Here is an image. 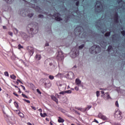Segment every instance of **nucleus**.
Wrapping results in <instances>:
<instances>
[{
	"label": "nucleus",
	"instance_id": "obj_47",
	"mask_svg": "<svg viewBox=\"0 0 125 125\" xmlns=\"http://www.w3.org/2000/svg\"><path fill=\"white\" fill-rule=\"evenodd\" d=\"M19 49H21V48H23V46L21 45L20 44L18 45Z\"/></svg>",
	"mask_w": 125,
	"mask_h": 125
},
{
	"label": "nucleus",
	"instance_id": "obj_41",
	"mask_svg": "<svg viewBox=\"0 0 125 125\" xmlns=\"http://www.w3.org/2000/svg\"><path fill=\"white\" fill-rule=\"evenodd\" d=\"M14 104L15 106L16 107V108L18 109V107L19 106V105H18V104L16 103V102H14Z\"/></svg>",
	"mask_w": 125,
	"mask_h": 125
},
{
	"label": "nucleus",
	"instance_id": "obj_8",
	"mask_svg": "<svg viewBox=\"0 0 125 125\" xmlns=\"http://www.w3.org/2000/svg\"><path fill=\"white\" fill-rule=\"evenodd\" d=\"M98 117L99 118V119H101V120H103V121H107L108 118L106 117L105 115H103L102 113H100L98 115Z\"/></svg>",
	"mask_w": 125,
	"mask_h": 125
},
{
	"label": "nucleus",
	"instance_id": "obj_61",
	"mask_svg": "<svg viewBox=\"0 0 125 125\" xmlns=\"http://www.w3.org/2000/svg\"><path fill=\"white\" fill-rule=\"evenodd\" d=\"M21 86L23 90H25V86H23L22 85H21Z\"/></svg>",
	"mask_w": 125,
	"mask_h": 125
},
{
	"label": "nucleus",
	"instance_id": "obj_26",
	"mask_svg": "<svg viewBox=\"0 0 125 125\" xmlns=\"http://www.w3.org/2000/svg\"><path fill=\"white\" fill-rule=\"evenodd\" d=\"M115 118H116V119H118L119 120H120L123 119V116H122V114H120L119 115L115 116Z\"/></svg>",
	"mask_w": 125,
	"mask_h": 125
},
{
	"label": "nucleus",
	"instance_id": "obj_51",
	"mask_svg": "<svg viewBox=\"0 0 125 125\" xmlns=\"http://www.w3.org/2000/svg\"><path fill=\"white\" fill-rule=\"evenodd\" d=\"M39 18H43V15H39L38 16Z\"/></svg>",
	"mask_w": 125,
	"mask_h": 125
},
{
	"label": "nucleus",
	"instance_id": "obj_33",
	"mask_svg": "<svg viewBox=\"0 0 125 125\" xmlns=\"http://www.w3.org/2000/svg\"><path fill=\"white\" fill-rule=\"evenodd\" d=\"M11 79H12V80H15L16 79V76L14 75V74H13L12 75H10Z\"/></svg>",
	"mask_w": 125,
	"mask_h": 125
},
{
	"label": "nucleus",
	"instance_id": "obj_44",
	"mask_svg": "<svg viewBox=\"0 0 125 125\" xmlns=\"http://www.w3.org/2000/svg\"><path fill=\"white\" fill-rule=\"evenodd\" d=\"M49 79L50 80H54V76H52V75H50V76H49Z\"/></svg>",
	"mask_w": 125,
	"mask_h": 125
},
{
	"label": "nucleus",
	"instance_id": "obj_25",
	"mask_svg": "<svg viewBox=\"0 0 125 125\" xmlns=\"http://www.w3.org/2000/svg\"><path fill=\"white\" fill-rule=\"evenodd\" d=\"M44 85L46 86V87H50V86H51V83H45Z\"/></svg>",
	"mask_w": 125,
	"mask_h": 125
},
{
	"label": "nucleus",
	"instance_id": "obj_21",
	"mask_svg": "<svg viewBox=\"0 0 125 125\" xmlns=\"http://www.w3.org/2000/svg\"><path fill=\"white\" fill-rule=\"evenodd\" d=\"M41 58H42V56H41V55L37 54V55L35 56V59H36L38 61H39V60H41Z\"/></svg>",
	"mask_w": 125,
	"mask_h": 125
},
{
	"label": "nucleus",
	"instance_id": "obj_30",
	"mask_svg": "<svg viewBox=\"0 0 125 125\" xmlns=\"http://www.w3.org/2000/svg\"><path fill=\"white\" fill-rule=\"evenodd\" d=\"M35 10L37 12H41V8L39 6H36Z\"/></svg>",
	"mask_w": 125,
	"mask_h": 125
},
{
	"label": "nucleus",
	"instance_id": "obj_57",
	"mask_svg": "<svg viewBox=\"0 0 125 125\" xmlns=\"http://www.w3.org/2000/svg\"><path fill=\"white\" fill-rule=\"evenodd\" d=\"M75 90H77V91H78V90H79V87L78 86L75 87Z\"/></svg>",
	"mask_w": 125,
	"mask_h": 125
},
{
	"label": "nucleus",
	"instance_id": "obj_32",
	"mask_svg": "<svg viewBox=\"0 0 125 125\" xmlns=\"http://www.w3.org/2000/svg\"><path fill=\"white\" fill-rule=\"evenodd\" d=\"M27 16L29 18H31V17H33V16H34V13H29L27 15Z\"/></svg>",
	"mask_w": 125,
	"mask_h": 125
},
{
	"label": "nucleus",
	"instance_id": "obj_60",
	"mask_svg": "<svg viewBox=\"0 0 125 125\" xmlns=\"http://www.w3.org/2000/svg\"><path fill=\"white\" fill-rule=\"evenodd\" d=\"M94 122H95V123H96L97 124H99V122H98V121L95 119L94 120Z\"/></svg>",
	"mask_w": 125,
	"mask_h": 125
},
{
	"label": "nucleus",
	"instance_id": "obj_2",
	"mask_svg": "<svg viewBox=\"0 0 125 125\" xmlns=\"http://www.w3.org/2000/svg\"><path fill=\"white\" fill-rule=\"evenodd\" d=\"M89 51L91 54H97L101 52V48L96 45H94L89 49Z\"/></svg>",
	"mask_w": 125,
	"mask_h": 125
},
{
	"label": "nucleus",
	"instance_id": "obj_63",
	"mask_svg": "<svg viewBox=\"0 0 125 125\" xmlns=\"http://www.w3.org/2000/svg\"><path fill=\"white\" fill-rule=\"evenodd\" d=\"M49 65L50 66H53V63H52V62H50L49 63Z\"/></svg>",
	"mask_w": 125,
	"mask_h": 125
},
{
	"label": "nucleus",
	"instance_id": "obj_6",
	"mask_svg": "<svg viewBox=\"0 0 125 125\" xmlns=\"http://www.w3.org/2000/svg\"><path fill=\"white\" fill-rule=\"evenodd\" d=\"M117 2L118 4H121L120 7H118V9L123 8V9L125 10V2L123 1V0H117Z\"/></svg>",
	"mask_w": 125,
	"mask_h": 125
},
{
	"label": "nucleus",
	"instance_id": "obj_11",
	"mask_svg": "<svg viewBox=\"0 0 125 125\" xmlns=\"http://www.w3.org/2000/svg\"><path fill=\"white\" fill-rule=\"evenodd\" d=\"M119 15L118 13H115L114 16V21L115 23H119Z\"/></svg>",
	"mask_w": 125,
	"mask_h": 125
},
{
	"label": "nucleus",
	"instance_id": "obj_48",
	"mask_svg": "<svg viewBox=\"0 0 125 125\" xmlns=\"http://www.w3.org/2000/svg\"><path fill=\"white\" fill-rule=\"evenodd\" d=\"M121 34H122V35L123 36H124V37H125V31L124 30V31H121Z\"/></svg>",
	"mask_w": 125,
	"mask_h": 125
},
{
	"label": "nucleus",
	"instance_id": "obj_23",
	"mask_svg": "<svg viewBox=\"0 0 125 125\" xmlns=\"http://www.w3.org/2000/svg\"><path fill=\"white\" fill-rule=\"evenodd\" d=\"M112 40H113V42H116V41H118V38L117 37V35H113Z\"/></svg>",
	"mask_w": 125,
	"mask_h": 125
},
{
	"label": "nucleus",
	"instance_id": "obj_7",
	"mask_svg": "<svg viewBox=\"0 0 125 125\" xmlns=\"http://www.w3.org/2000/svg\"><path fill=\"white\" fill-rule=\"evenodd\" d=\"M53 16L55 17L57 21H61L62 20V18L61 17V15L58 13H55L54 14Z\"/></svg>",
	"mask_w": 125,
	"mask_h": 125
},
{
	"label": "nucleus",
	"instance_id": "obj_36",
	"mask_svg": "<svg viewBox=\"0 0 125 125\" xmlns=\"http://www.w3.org/2000/svg\"><path fill=\"white\" fill-rule=\"evenodd\" d=\"M84 47V44H83L82 45H81L80 46H79V49H83Z\"/></svg>",
	"mask_w": 125,
	"mask_h": 125
},
{
	"label": "nucleus",
	"instance_id": "obj_18",
	"mask_svg": "<svg viewBox=\"0 0 125 125\" xmlns=\"http://www.w3.org/2000/svg\"><path fill=\"white\" fill-rule=\"evenodd\" d=\"M20 34H21V36L22 37V38H25L27 37V34H26V33H24L22 32H20Z\"/></svg>",
	"mask_w": 125,
	"mask_h": 125
},
{
	"label": "nucleus",
	"instance_id": "obj_14",
	"mask_svg": "<svg viewBox=\"0 0 125 125\" xmlns=\"http://www.w3.org/2000/svg\"><path fill=\"white\" fill-rule=\"evenodd\" d=\"M75 83L79 86H81L82 85V81H81L80 79H76L75 80Z\"/></svg>",
	"mask_w": 125,
	"mask_h": 125
},
{
	"label": "nucleus",
	"instance_id": "obj_54",
	"mask_svg": "<svg viewBox=\"0 0 125 125\" xmlns=\"http://www.w3.org/2000/svg\"><path fill=\"white\" fill-rule=\"evenodd\" d=\"M115 105L117 107H119V103L118 102V101L116 102Z\"/></svg>",
	"mask_w": 125,
	"mask_h": 125
},
{
	"label": "nucleus",
	"instance_id": "obj_64",
	"mask_svg": "<svg viewBox=\"0 0 125 125\" xmlns=\"http://www.w3.org/2000/svg\"><path fill=\"white\" fill-rule=\"evenodd\" d=\"M3 29H4V30H5L6 29V26H3Z\"/></svg>",
	"mask_w": 125,
	"mask_h": 125
},
{
	"label": "nucleus",
	"instance_id": "obj_46",
	"mask_svg": "<svg viewBox=\"0 0 125 125\" xmlns=\"http://www.w3.org/2000/svg\"><path fill=\"white\" fill-rule=\"evenodd\" d=\"M100 92H99V91H97V92H96V95H97V96L98 97H99V96L100 95Z\"/></svg>",
	"mask_w": 125,
	"mask_h": 125
},
{
	"label": "nucleus",
	"instance_id": "obj_39",
	"mask_svg": "<svg viewBox=\"0 0 125 125\" xmlns=\"http://www.w3.org/2000/svg\"><path fill=\"white\" fill-rule=\"evenodd\" d=\"M4 74L5 77H9V74H8V72L5 71Z\"/></svg>",
	"mask_w": 125,
	"mask_h": 125
},
{
	"label": "nucleus",
	"instance_id": "obj_16",
	"mask_svg": "<svg viewBox=\"0 0 125 125\" xmlns=\"http://www.w3.org/2000/svg\"><path fill=\"white\" fill-rule=\"evenodd\" d=\"M104 99H111V97L109 94H108V93H106L104 95Z\"/></svg>",
	"mask_w": 125,
	"mask_h": 125
},
{
	"label": "nucleus",
	"instance_id": "obj_22",
	"mask_svg": "<svg viewBox=\"0 0 125 125\" xmlns=\"http://www.w3.org/2000/svg\"><path fill=\"white\" fill-rule=\"evenodd\" d=\"M58 122V123H64L65 122V120L63 119V118H61V117H59Z\"/></svg>",
	"mask_w": 125,
	"mask_h": 125
},
{
	"label": "nucleus",
	"instance_id": "obj_38",
	"mask_svg": "<svg viewBox=\"0 0 125 125\" xmlns=\"http://www.w3.org/2000/svg\"><path fill=\"white\" fill-rule=\"evenodd\" d=\"M65 93H67L68 94H70V93H72V91L71 90H66L65 91Z\"/></svg>",
	"mask_w": 125,
	"mask_h": 125
},
{
	"label": "nucleus",
	"instance_id": "obj_45",
	"mask_svg": "<svg viewBox=\"0 0 125 125\" xmlns=\"http://www.w3.org/2000/svg\"><path fill=\"white\" fill-rule=\"evenodd\" d=\"M8 35H9L10 36H11V37H13V33L12 32L10 31V32H8Z\"/></svg>",
	"mask_w": 125,
	"mask_h": 125
},
{
	"label": "nucleus",
	"instance_id": "obj_9",
	"mask_svg": "<svg viewBox=\"0 0 125 125\" xmlns=\"http://www.w3.org/2000/svg\"><path fill=\"white\" fill-rule=\"evenodd\" d=\"M63 57H64V55H63V52H62V51H59L57 56V59H59L60 60H62Z\"/></svg>",
	"mask_w": 125,
	"mask_h": 125
},
{
	"label": "nucleus",
	"instance_id": "obj_12",
	"mask_svg": "<svg viewBox=\"0 0 125 125\" xmlns=\"http://www.w3.org/2000/svg\"><path fill=\"white\" fill-rule=\"evenodd\" d=\"M78 55H79V51L77 49H75L73 52L72 58H75L77 57Z\"/></svg>",
	"mask_w": 125,
	"mask_h": 125
},
{
	"label": "nucleus",
	"instance_id": "obj_5",
	"mask_svg": "<svg viewBox=\"0 0 125 125\" xmlns=\"http://www.w3.org/2000/svg\"><path fill=\"white\" fill-rule=\"evenodd\" d=\"M26 49H27L28 52V53H29L30 56H32L35 52V51L34 50V48L31 46H28L27 47Z\"/></svg>",
	"mask_w": 125,
	"mask_h": 125
},
{
	"label": "nucleus",
	"instance_id": "obj_52",
	"mask_svg": "<svg viewBox=\"0 0 125 125\" xmlns=\"http://www.w3.org/2000/svg\"><path fill=\"white\" fill-rule=\"evenodd\" d=\"M14 95H15V96H16L17 97H19V95H18V94H17L16 93L14 92L13 93Z\"/></svg>",
	"mask_w": 125,
	"mask_h": 125
},
{
	"label": "nucleus",
	"instance_id": "obj_49",
	"mask_svg": "<svg viewBox=\"0 0 125 125\" xmlns=\"http://www.w3.org/2000/svg\"><path fill=\"white\" fill-rule=\"evenodd\" d=\"M37 92L39 93V94H42V92H41V91H40V89H37Z\"/></svg>",
	"mask_w": 125,
	"mask_h": 125
},
{
	"label": "nucleus",
	"instance_id": "obj_15",
	"mask_svg": "<svg viewBox=\"0 0 125 125\" xmlns=\"http://www.w3.org/2000/svg\"><path fill=\"white\" fill-rule=\"evenodd\" d=\"M100 45L102 46V47H103V48H105V47H106L107 46V42L103 41L100 43Z\"/></svg>",
	"mask_w": 125,
	"mask_h": 125
},
{
	"label": "nucleus",
	"instance_id": "obj_19",
	"mask_svg": "<svg viewBox=\"0 0 125 125\" xmlns=\"http://www.w3.org/2000/svg\"><path fill=\"white\" fill-rule=\"evenodd\" d=\"M51 99H52V100H53L54 101H55V102H56V103H57V104H58V99H57V98H56V97H55V96H52L51 97Z\"/></svg>",
	"mask_w": 125,
	"mask_h": 125
},
{
	"label": "nucleus",
	"instance_id": "obj_55",
	"mask_svg": "<svg viewBox=\"0 0 125 125\" xmlns=\"http://www.w3.org/2000/svg\"><path fill=\"white\" fill-rule=\"evenodd\" d=\"M87 109H88V110H89V109H90V108H91V105H87Z\"/></svg>",
	"mask_w": 125,
	"mask_h": 125
},
{
	"label": "nucleus",
	"instance_id": "obj_58",
	"mask_svg": "<svg viewBox=\"0 0 125 125\" xmlns=\"http://www.w3.org/2000/svg\"><path fill=\"white\" fill-rule=\"evenodd\" d=\"M76 4L77 6H79V4H80V2H79V1H77Z\"/></svg>",
	"mask_w": 125,
	"mask_h": 125
},
{
	"label": "nucleus",
	"instance_id": "obj_43",
	"mask_svg": "<svg viewBox=\"0 0 125 125\" xmlns=\"http://www.w3.org/2000/svg\"><path fill=\"white\" fill-rule=\"evenodd\" d=\"M21 95L22 97H24V98H26L27 99H29V97H28V96H27L26 95L24 94H22Z\"/></svg>",
	"mask_w": 125,
	"mask_h": 125
},
{
	"label": "nucleus",
	"instance_id": "obj_31",
	"mask_svg": "<svg viewBox=\"0 0 125 125\" xmlns=\"http://www.w3.org/2000/svg\"><path fill=\"white\" fill-rule=\"evenodd\" d=\"M72 111L73 112H75V113H76V114H77L78 115H79V116H80V115H81V113H80V112H79V111L75 110V109H72Z\"/></svg>",
	"mask_w": 125,
	"mask_h": 125
},
{
	"label": "nucleus",
	"instance_id": "obj_50",
	"mask_svg": "<svg viewBox=\"0 0 125 125\" xmlns=\"http://www.w3.org/2000/svg\"><path fill=\"white\" fill-rule=\"evenodd\" d=\"M65 91H62L59 93V94H62V95H64L65 94Z\"/></svg>",
	"mask_w": 125,
	"mask_h": 125
},
{
	"label": "nucleus",
	"instance_id": "obj_24",
	"mask_svg": "<svg viewBox=\"0 0 125 125\" xmlns=\"http://www.w3.org/2000/svg\"><path fill=\"white\" fill-rule=\"evenodd\" d=\"M122 115V112H121V111L117 110L115 112V116H118V115Z\"/></svg>",
	"mask_w": 125,
	"mask_h": 125
},
{
	"label": "nucleus",
	"instance_id": "obj_56",
	"mask_svg": "<svg viewBox=\"0 0 125 125\" xmlns=\"http://www.w3.org/2000/svg\"><path fill=\"white\" fill-rule=\"evenodd\" d=\"M31 108L32 109H33V110H35L36 111V110H37V108H36V107L34 106H31Z\"/></svg>",
	"mask_w": 125,
	"mask_h": 125
},
{
	"label": "nucleus",
	"instance_id": "obj_1",
	"mask_svg": "<svg viewBox=\"0 0 125 125\" xmlns=\"http://www.w3.org/2000/svg\"><path fill=\"white\" fill-rule=\"evenodd\" d=\"M27 30L29 31L30 34L35 35V34H37L39 32V27H38V26L31 23L28 25Z\"/></svg>",
	"mask_w": 125,
	"mask_h": 125
},
{
	"label": "nucleus",
	"instance_id": "obj_40",
	"mask_svg": "<svg viewBox=\"0 0 125 125\" xmlns=\"http://www.w3.org/2000/svg\"><path fill=\"white\" fill-rule=\"evenodd\" d=\"M22 100L23 101H24L25 102H26V103H29V104L31 103V102L30 101L28 100H26L25 99H22Z\"/></svg>",
	"mask_w": 125,
	"mask_h": 125
},
{
	"label": "nucleus",
	"instance_id": "obj_37",
	"mask_svg": "<svg viewBox=\"0 0 125 125\" xmlns=\"http://www.w3.org/2000/svg\"><path fill=\"white\" fill-rule=\"evenodd\" d=\"M86 110H87V108H81V112H86Z\"/></svg>",
	"mask_w": 125,
	"mask_h": 125
},
{
	"label": "nucleus",
	"instance_id": "obj_35",
	"mask_svg": "<svg viewBox=\"0 0 125 125\" xmlns=\"http://www.w3.org/2000/svg\"><path fill=\"white\" fill-rule=\"evenodd\" d=\"M111 35V32H108L105 34V37H109Z\"/></svg>",
	"mask_w": 125,
	"mask_h": 125
},
{
	"label": "nucleus",
	"instance_id": "obj_42",
	"mask_svg": "<svg viewBox=\"0 0 125 125\" xmlns=\"http://www.w3.org/2000/svg\"><path fill=\"white\" fill-rule=\"evenodd\" d=\"M45 14H46V15H47V17H48V16H49L50 17L52 18V17L53 16H52V15H51L50 14H48V13H45Z\"/></svg>",
	"mask_w": 125,
	"mask_h": 125
},
{
	"label": "nucleus",
	"instance_id": "obj_62",
	"mask_svg": "<svg viewBox=\"0 0 125 125\" xmlns=\"http://www.w3.org/2000/svg\"><path fill=\"white\" fill-rule=\"evenodd\" d=\"M18 89H19L18 93H21V90L20 89V88H18Z\"/></svg>",
	"mask_w": 125,
	"mask_h": 125
},
{
	"label": "nucleus",
	"instance_id": "obj_59",
	"mask_svg": "<svg viewBox=\"0 0 125 125\" xmlns=\"http://www.w3.org/2000/svg\"><path fill=\"white\" fill-rule=\"evenodd\" d=\"M17 82H19V83H21L22 84H23V83H22V82H21V81H20V80L18 79Z\"/></svg>",
	"mask_w": 125,
	"mask_h": 125
},
{
	"label": "nucleus",
	"instance_id": "obj_53",
	"mask_svg": "<svg viewBox=\"0 0 125 125\" xmlns=\"http://www.w3.org/2000/svg\"><path fill=\"white\" fill-rule=\"evenodd\" d=\"M75 109H77V110H78L79 111H81L82 110V108L81 107H75Z\"/></svg>",
	"mask_w": 125,
	"mask_h": 125
},
{
	"label": "nucleus",
	"instance_id": "obj_20",
	"mask_svg": "<svg viewBox=\"0 0 125 125\" xmlns=\"http://www.w3.org/2000/svg\"><path fill=\"white\" fill-rule=\"evenodd\" d=\"M70 76H72V78H74V77H75V75L74 74V73L70 72L69 73H67L66 74V76L68 77V78H70Z\"/></svg>",
	"mask_w": 125,
	"mask_h": 125
},
{
	"label": "nucleus",
	"instance_id": "obj_3",
	"mask_svg": "<svg viewBox=\"0 0 125 125\" xmlns=\"http://www.w3.org/2000/svg\"><path fill=\"white\" fill-rule=\"evenodd\" d=\"M95 10L96 12H103L104 11V8L101 2L97 1L96 2Z\"/></svg>",
	"mask_w": 125,
	"mask_h": 125
},
{
	"label": "nucleus",
	"instance_id": "obj_4",
	"mask_svg": "<svg viewBox=\"0 0 125 125\" xmlns=\"http://www.w3.org/2000/svg\"><path fill=\"white\" fill-rule=\"evenodd\" d=\"M84 30L83 29V27L80 26H78L75 29V32H78V35H81L83 32Z\"/></svg>",
	"mask_w": 125,
	"mask_h": 125
},
{
	"label": "nucleus",
	"instance_id": "obj_17",
	"mask_svg": "<svg viewBox=\"0 0 125 125\" xmlns=\"http://www.w3.org/2000/svg\"><path fill=\"white\" fill-rule=\"evenodd\" d=\"M16 111V112H18V115L20 116V117H21V118H24V114L21 112H20V110H17Z\"/></svg>",
	"mask_w": 125,
	"mask_h": 125
},
{
	"label": "nucleus",
	"instance_id": "obj_27",
	"mask_svg": "<svg viewBox=\"0 0 125 125\" xmlns=\"http://www.w3.org/2000/svg\"><path fill=\"white\" fill-rule=\"evenodd\" d=\"M4 1L6 2L7 3H9V4L12 3L14 0H4Z\"/></svg>",
	"mask_w": 125,
	"mask_h": 125
},
{
	"label": "nucleus",
	"instance_id": "obj_29",
	"mask_svg": "<svg viewBox=\"0 0 125 125\" xmlns=\"http://www.w3.org/2000/svg\"><path fill=\"white\" fill-rule=\"evenodd\" d=\"M56 78H61L62 77V74L59 73L55 76Z\"/></svg>",
	"mask_w": 125,
	"mask_h": 125
},
{
	"label": "nucleus",
	"instance_id": "obj_13",
	"mask_svg": "<svg viewBox=\"0 0 125 125\" xmlns=\"http://www.w3.org/2000/svg\"><path fill=\"white\" fill-rule=\"evenodd\" d=\"M59 85H60V87H59V88L60 90H65V89H66V84H60Z\"/></svg>",
	"mask_w": 125,
	"mask_h": 125
},
{
	"label": "nucleus",
	"instance_id": "obj_10",
	"mask_svg": "<svg viewBox=\"0 0 125 125\" xmlns=\"http://www.w3.org/2000/svg\"><path fill=\"white\" fill-rule=\"evenodd\" d=\"M107 50L109 52V54L114 55V52H115V51L113 50V47L111 45L108 46Z\"/></svg>",
	"mask_w": 125,
	"mask_h": 125
},
{
	"label": "nucleus",
	"instance_id": "obj_28",
	"mask_svg": "<svg viewBox=\"0 0 125 125\" xmlns=\"http://www.w3.org/2000/svg\"><path fill=\"white\" fill-rule=\"evenodd\" d=\"M40 116L42 117V118H45V117H47V114L45 113H44L43 114L41 113H40Z\"/></svg>",
	"mask_w": 125,
	"mask_h": 125
},
{
	"label": "nucleus",
	"instance_id": "obj_34",
	"mask_svg": "<svg viewBox=\"0 0 125 125\" xmlns=\"http://www.w3.org/2000/svg\"><path fill=\"white\" fill-rule=\"evenodd\" d=\"M30 7H32L33 8H35L36 7V5L34 4H31L30 3H29Z\"/></svg>",
	"mask_w": 125,
	"mask_h": 125
}]
</instances>
